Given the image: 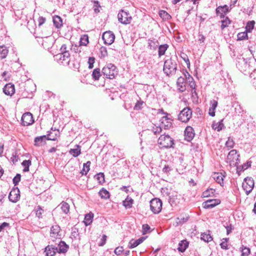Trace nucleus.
Segmentation results:
<instances>
[{
    "mask_svg": "<svg viewBox=\"0 0 256 256\" xmlns=\"http://www.w3.org/2000/svg\"><path fill=\"white\" fill-rule=\"evenodd\" d=\"M177 64L172 58L165 60L164 66V72L167 75L172 74L176 72Z\"/></svg>",
    "mask_w": 256,
    "mask_h": 256,
    "instance_id": "obj_1",
    "label": "nucleus"
},
{
    "mask_svg": "<svg viewBox=\"0 0 256 256\" xmlns=\"http://www.w3.org/2000/svg\"><path fill=\"white\" fill-rule=\"evenodd\" d=\"M102 73L106 78L112 79L117 73L116 67L113 64H108L103 68Z\"/></svg>",
    "mask_w": 256,
    "mask_h": 256,
    "instance_id": "obj_2",
    "label": "nucleus"
},
{
    "mask_svg": "<svg viewBox=\"0 0 256 256\" xmlns=\"http://www.w3.org/2000/svg\"><path fill=\"white\" fill-rule=\"evenodd\" d=\"M251 58H239L237 64V67L239 70L242 72H246L248 70H252V68L250 65L252 62Z\"/></svg>",
    "mask_w": 256,
    "mask_h": 256,
    "instance_id": "obj_3",
    "label": "nucleus"
},
{
    "mask_svg": "<svg viewBox=\"0 0 256 256\" xmlns=\"http://www.w3.org/2000/svg\"><path fill=\"white\" fill-rule=\"evenodd\" d=\"M158 144L164 148H171L174 144V140L168 135L162 134L158 139Z\"/></svg>",
    "mask_w": 256,
    "mask_h": 256,
    "instance_id": "obj_4",
    "label": "nucleus"
},
{
    "mask_svg": "<svg viewBox=\"0 0 256 256\" xmlns=\"http://www.w3.org/2000/svg\"><path fill=\"white\" fill-rule=\"evenodd\" d=\"M192 110L188 107H186L180 111L178 116V119L182 122H187L192 118Z\"/></svg>",
    "mask_w": 256,
    "mask_h": 256,
    "instance_id": "obj_5",
    "label": "nucleus"
},
{
    "mask_svg": "<svg viewBox=\"0 0 256 256\" xmlns=\"http://www.w3.org/2000/svg\"><path fill=\"white\" fill-rule=\"evenodd\" d=\"M239 154H237V151L236 150H231L226 158V162L230 166H236L238 164Z\"/></svg>",
    "mask_w": 256,
    "mask_h": 256,
    "instance_id": "obj_6",
    "label": "nucleus"
},
{
    "mask_svg": "<svg viewBox=\"0 0 256 256\" xmlns=\"http://www.w3.org/2000/svg\"><path fill=\"white\" fill-rule=\"evenodd\" d=\"M150 207L154 214H158L162 208V202L158 198H154L150 201Z\"/></svg>",
    "mask_w": 256,
    "mask_h": 256,
    "instance_id": "obj_7",
    "label": "nucleus"
},
{
    "mask_svg": "<svg viewBox=\"0 0 256 256\" xmlns=\"http://www.w3.org/2000/svg\"><path fill=\"white\" fill-rule=\"evenodd\" d=\"M56 139V136H51L50 134L38 136L34 138V145L37 146H42L46 144V140H54Z\"/></svg>",
    "mask_w": 256,
    "mask_h": 256,
    "instance_id": "obj_8",
    "label": "nucleus"
},
{
    "mask_svg": "<svg viewBox=\"0 0 256 256\" xmlns=\"http://www.w3.org/2000/svg\"><path fill=\"white\" fill-rule=\"evenodd\" d=\"M118 21L122 24H130L132 20V17L128 12L124 10H121L118 14Z\"/></svg>",
    "mask_w": 256,
    "mask_h": 256,
    "instance_id": "obj_9",
    "label": "nucleus"
},
{
    "mask_svg": "<svg viewBox=\"0 0 256 256\" xmlns=\"http://www.w3.org/2000/svg\"><path fill=\"white\" fill-rule=\"evenodd\" d=\"M242 188L248 195L252 190L254 186V181L250 178H246L242 182Z\"/></svg>",
    "mask_w": 256,
    "mask_h": 256,
    "instance_id": "obj_10",
    "label": "nucleus"
},
{
    "mask_svg": "<svg viewBox=\"0 0 256 256\" xmlns=\"http://www.w3.org/2000/svg\"><path fill=\"white\" fill-rule=\"evenodd\" d=\"M70 56L69 52L60 53L54 56V58L56 60L60 62L63 65H70Z\"/></svg>",
    "mask_w": 256,
    "mask_h": 256,
    "instance_id": "obj_11",
    "label": "nucleus"
},
{
    "mask_svg": "<svg viewBox=\"0 0 256 256\" xmlns=\"http://www.w3.org/2000/svg\"><path fill=\"white\" fill-rule=\"evenodd\" d=\"M102 38L106 44L110 45L114 42L115 39V36L112 32L108 31L103 34Z\"/></svg>",
    "mask_w": 256,
    "mask_h": 256,
    "instance_id": "obj_12",
    "label": "nucleus"
},
{
    "mask_svg": "<svg viewBox=\"0 0 256 256\" xmlns=\"http://www.w3.org/2000/svg\"><path fill=\"white\" fill-rule=\"evenodd\" d=\"M21 120L22 124L24 126H30L34 122L32 115L30 112H26L23 114Z\"/></svg>",
    "mask_w": 256,
    "mask_h": 256,
    "instance_id": "obj_13",
    "label": "nucleus"
},
{
    "mask_svg": "<svg viewBox=\"0 0 256 256\" xmlns=\"http://www.w3.org/2000/svg\"><path fill=\"white\" fill-rule=\"evenodd\" d=\"M20 198V192L18 188L12 189L8 196V198L10 201L13 202H16Z\"/></svg>",
    "mask_w": 256,
    "mask_h": 256,
    "instance_id": "obj_14",
    "label": "nucleus"
},
{
    "mask_svg": "<svg viewBox=\"0 0 256 256\" xmlns=\"http://www.w3.org/2000/svg\"><path fill=\"white\" fill-rule=\"evenodd\" d=\"M60 230V227L58 225L52 226L50 236L52 241L54 242L56 238H60V235L59 234Z\"/></svg>",
    "mask_w": 256,
    "mask_h": 256,
    "instance_id": "obj_15",
    "label": "nucleus"
},
{
    "mask_svg": "<svg viewBox=\"0 0 256 256\" xmlns=\"http://www.w3.org/2000/svg\"><path fill=\"white\" fill-rule=\"evenodd\" d=\"M230 8L227 5L225 4L223 6H218L216 10V12L217 15H220L221 18H224V15L230 12Z\"/></svg>",
    "mask_w": 256,
    "mask_h": 256,
    "instance_id": "obj_16",
    "label": "nucleus"
},
{
    "mask_svg": "<svg viewBox=\"0 0 256 256\" xmlns=\"http://www.w3.org/2000/svg\"><path fill=\"white\" fill-rule=\"evenodd\" d=\"M44 252L46 256H54L58 252V247L52 244L48 245L45 248Z\"/></svg>",
    "mask_w": 256,
    "mask_h": 256,
    "instance_id": "obj_17",
    "label": "nucleus"
},
{
    "mask_svg": "<svg viewBox=\"0 0 256 256\" xmlns=\"http://www.w3.org/2000/svg\"><path fill=\"white\" fill-rule=\"evenodd\" d=\"M218 199L209 200L203 203V207L205 208H212L220 203Z\"/></svg>",
    "mask_w": 256,
    "mask_h": 256,
    "instance_id": "obj_18",
    "label": "nucleus"
},
{
    "mask_svg": "<svg viewBox=\"0 0 256 256\" xmlns=\"http://www.w3.org/2000/svg\"><path fill=\"white\" fill-rule=\"evenodd\" d=\"M185 139L190 142L194 136V130L192 127L187 126L184 130Z\"/></svg>",
    "mask_w": 256,
    "mask_h": 256,
    "instance_id": "obj_19",
    "label": "nucleus"
},
{
    "mask_svg": "<svg viewBox=\"0 0 256 256\" xmlns=\"http://www.w3.org/2000/svg\"><path fill=\"white\" fill-rule=\"evenodd\" d=\"M3 92L8 96H12L15 92L14 85L10 83L6 84L3 88Z\"/></svg>",
    "mask_w": 256,
    "mask_h": 256,
    "instance_id": "obj_20",
    "label": "nucleus"
},
{
    "mask_svg": "<svg viewBox=\"0 0 256 256\" xmlns=\"http://www.w3.org/2000/svg\"><path fill=\"white\" fill-rule=\"evenodd\" d=\"M185 81V78L184 77L180 76L178 78L176 84L180 92H183L186 90Z\"/></svg>",
    "mask_w": 256,
    "mask_h": 256,
    "instance_id": "obj_21",
    "label": "nucleus"
},
{
    "mask_svg": "<svg viewBox=\"0 0 256 256\" xmlns=\"http://www.w3.org/2000/svg\"><path fill=\"white\" fill-rule=\"evenodd\" d=\"M69 246L66 243L62 240H60L58 244V252L59 254H65L68 250Z\"/></svg>",
    "mask_w": 256,
    "mask_h": 256,
    "instance_id": "obj_22",
    "label": "nucleus"
},
{
    "mask_svg": "<svg viewBox=\"0 0 256 256\" xmlns=\"http://www.w3.org/2000/svg\"><path fill=\"white\" fill-rule=\"evenodd\" d=\"M144 240L145 238L144 237H141L136 240H132L129 242V248H133L137 246L138 245L142 243Z\"/></svg>",
    "mask_w": 256,
    "mask_h": 256,
    "instance_id": "obj_23",
    "label": "nucleus"
},
{
    "mask_svg": "<svg viewBox=\"0 0 256 256\" xmlns=\"http://www.w3.org/2000/svg\"><path fill=\"white\" fill-rule=\"evenodd\" d=\"M188 242L186 240H182L178 244V250L180 252H184L188 246Z\"/></svg>",
    "mask_w": 256,
    "mask_h": 256,
    "instance_id": "obj_24",
    "label": "nucleus"
},
{
    "mask_svg": "<svg viewBox=\"0 0 256 256\" xmlns=\"http://www.w3.org/2000/svg\"><path fill=\"white\" fill-rule=\"evenodd\" d=\"M53 22L55 26L59 28L62 26V18L58 16H54L53 17Z\"/></svg>",
    "mask_w": 256,
    "mask_h": 256,
    "instance_id": "obj_25",
    "label": "nucleus"
},
{
    "mask_svg": "<svg viewBox=\"0 0 256 256\" xmlns=\"http://www.w3.org/2000/svg\"><path fill=\"white\" fill-rule=\"evenodd\" d=\"M212 178L218 183L220 184V186H222L224 182V176L222 173L216 172L213 174Z\"/></svg>",
    "mask_w": 256,
    "mask_h": 256,
    "instance_id": "obj_26",
    "label": "nucleus"
},
{
    "mask_svg": "<svg viewBox=\"0 0 256 256\" xmlns=\"http://www.w3.org/2000/svg\"><path fill=\"white\" fill-rule=\"evenodd\" d=\"M76 148H71L69 151V153L75 158L81 154L80 146L78 145H76Z\"/></svg>",
    "mask_w": 256,
    "mask_h": 256,
    "instance_id": "obj_27",
    "label": "nucleus"
},
{
    "mask_svg": "<svg viewBox=\"0 0 256 256\" xmlns=\"http://www.w3.org/2000/svg\"><path fill=\"white\" fill-rule=\"evenodd\" d=\"M224 127V124L222 123V120L218 122H214L212 124V128L214 130H216L218 132L221 130Z\"/></svg>",
    "mask_w": 256,
    "mask_h": 256,
    "instance_id": "obj_28",
    "label": "nucleus"
},
{
    "mask_svg": "<svg viewBox=\"0 0 256 256\" xmlns=\"http://www.w3.org/2000/svg\"><path fill=\"white\" fill-rule=\"evenodd\" d=\"M210 232L208 231L202 234L201 239L206 242H211L212 240V238Z\"/></svg>",
    "mask_w": 256,
    "mask_h": 256,
    "instance_id": "obj_29",
    "label": "nucleus"
},
{
    "mask_svg": "<svg viewBox=\"0 0 256 256\" xmlns=\"http://www.w3.org/2000/svg\"><path fill=\"white\" fill-rule=\"evenodd\" d=\"M94 214L92 212H90L86 214L84 220L85 224L86 226L90 224L92 222Z\"/></svg>",
    "mask_w": 256,
    "mask_h": 256,
    "instance_id": "obj_30",
    "label": "nucleus"
},
{
    "mask_svg": "<svg viewBox=\"0 0 256 256\" xmlns=\"http://www.w3.org/2000/svg\"><path fill=\"white\" fill-rule=\"evenodd\" d=\"M134 202V200L130 198L127 197L123 201V205L126 208H130L132 207Z\"/></svg>",
    "mask_w": 256,
    "mask_h": 256,
    "instance_id": "obj_31",
    "label": "nucleus"
},
{
    "mask_svg": "<svg viewBox=\"0 0 256 256\" xmlns=\"http://www.w3.org/2000/svg\"><path fill=\"white\" fill-rule=\"evenodd\" d=\"M168 48V46L167 44H164L160 45L158 46V56L160 57L162 56L164 54Z\"/></svg>",
    "mask_w": 256,
    "mask_h": 256,
    "instance_id": "obj_32",
    "label": "nucleus"
},
{
    "mask_svg": "<svg viewBox=\"0 0 256 256\" xmlns=\"http://www.w3.org/2000/svg\"><path fill=\"white\" fill-rule=\"evenodd\" d=\"M99 195L102 198L107 199L110 197V193L104 188H102L99 192Z\"/></svg>",
    "mask_w": 256,
    "mask_h": 256,
    "instance_id": "obj_33",
    "label": "nucleus"
},
{
    "mask_svg": "<svg viewBox=\"0 0 256 256\" xmlns=\"http://www.w3.org/2000/svg\"><path fill=\"white\" fill-rule=\"evenodd\" d=\"M8 50L5 46H0V57L1 58L3 59L6 58L8 54Z\"/></svg>",
    "mask_w": 256,
    "mask_h": 256,
    "instance_id": "obj_34",
    "label": "nucleus"
},
{
    "mask_svg": "<svg viewBox=\"0 0 256 256\" xmlns=\"http://www.w3.org/2000/svg\"><path fill=\"white\" fill-rule=\"evenodd\" d=\"M88 36L87 34H84L80 38V46H86L88 44Z\"/></svg>",
    "mask_w": 256,
    "mask_h": 256,
    "instance_id": "obj_35",
    "label": "nucleus"
},
{
    "mask_svg": "<svg viewBox=\"0 0 256 256\" xmlns=\"http://www.w3.org/2000/svg\"><path fill=\"white\" fill-rule=\"evenodd\" d=\"M60 206L61 209L64 213L68 214L69 212L70 206L67 202H62L60 204Z\"/></svg>",
    "mask_w": 256,
    "mask_h": 256,
    "instance_id": "obj_36",
    "label": "nucleus"
},
{
    "mask_svg": "<svg viewBox=\"0 0 256 256\" xmlns=\"http://www.w3.org/2000/svg\"><path fill=\"white\" fill-rule=\"evenodd\" d=\"M221 22V29L224 30V28L228 27L229 26V24L231 23V20L228 17L224 16V19L222 20Z\"/></svg>",
    "mask_w": 256,
    "mask_h": 256,
    "instance_id": "obj_37",
    "label": "nucleus"
},
{
    "mask_svg": "<svg viewBox=\"0 0 256 256\" xmlns=\"http://www.w3.org/2000/svg\"><path fill=\"white\" fill-rule=\"evenodd\" d=\"M161 122L162 124H164V126L166 127V128L171 126L172 123L170 121V119L168 118L167 116H163L161 120Z\"/></svg>",
    "mask_w": 256,
    "mask_h": 256,
    "instance_id": "obj_38",
    "label": "nucleus"
},
{
    "mask_svg": "<svg viewBox=\"0 0 256 256\" xmlns=\"http://www.w3.org/2000/svg\"><path fill=\"white\" fill-rule=\"evenodd\" d=\"M235 143L234 139L232 137H228V140L226 142V146L228 149L232 148H234Z\"/></svg>",
    "mask_w": 256,
    "mask_h": 256,
    "instance_id": "obj_39",
    "label": "nucleus"
},
{
    "mask_svg": "<svg viewBox=\"0 0 256 256\" xmlns=\"http://www.w3.org/2000/svg\"><path fill=\"white\" fill-rule=\"evenodd\" d=\"M22 164L24 167V172H28L29 171V166L31 165V161L30 160H24L22 162Z\"/></svg>",
    "mask_w": 256,
    "mask_h": 256,
    "instance_id": "obj_40",
    "label": "nucleus"
},
{
    "mask_svg": "<svg viewBox=\"0 0 256 256\" xmlns=\"http://www.w3.org/2000/svg\"><path fill=\"white\" fill-rule=\"evenodd\" d=\"M100 76V68H96L93 70L92 76L94 80H98Z\"/></svg>",
    "mask_w": 256,
    "mask_h": 256,
    "instance_id": "obj_41",
    "label": "nucleus"
},
{
    "mask_svg": "<svg viewBox=\"0 0 256 256\" xmlns=\"http://www.w3.org/2000/svg\"><path fill=\"white\" fill-rule=\"evenodd\" d=\"M159 15L162 19L169 20L171 18V16L165 10L160 11Z\"/></svg>",
    "mask_w": 256,
    "mask_h": 256,
    "instance_id": "obj_42",
    "label": "nucleus"
},
{
    "mask_svg": "<svg viewBox=\"0 0 256 256\" xmlns=\"http://www.w3.org/2000/svg\"><path fill=\"white\" fill-rule=\"evenodd\" d=\"M215 192V190L213 188H210L208 190H207L205 192H203V196L204 197H208L214 194Z\"/></svg>",
    "mask_w": 256,
    "mask_h": 256,
    "instance_id": "obj_43",
    "label": "nucleus"
},
{
    "mask_svg": "<svg viewBox=\"0 0 256 256\" xmlns=\"http://www.w3.org/2000/svg\"><path fill=\"white\" fill-rule=\"evenodd\" d=\"M254 21H250L248 22L246 26V31L247 32H250L254 28Z\"/></svg>",
    "mask_w": 256,
    "mask_h": 256,
    "instance_id": "obj_44",
    "label": "nucleus"
},
{
    "mask_svg": "<svg viewBox=\"0 0 256 256\" xmlns=\"http://www.w3.org/2000/svg\"><path fill=\"white\" fill-rule=\"evenodd\" d=\"M95 178L98 180L99 183L102 184L104 182V176L103 173H99L95 176Z\"/></svg>",
    "mask_w": 256,
    "mask_h": 256,
    "instance_id": "obj_45",
    "label": "nucleus"
},
{
    "mask_svg": "<svg viewBox=\"0 0 256 256\" xmlns=\"http://www.w3.org/2000/svg\"><path fill=\"white\" fill-rule=\"evenodd\" d=\"M248 39V34L246 32H240L238 34V40H244Z\"/></svg>",
    "mask_w": 256,
    "mask_h": 256,
    "instance_id": "obj_46",
    "label": "nucleus"
},
{
    "mask_svg": "<svg viewBox=\"0 0 256 256\" xmlns=\"http://www.w3.org/2000/svg\"><path fill=\"white\" fill-rule=\"evenodd\" d=\"M21 175L19 174H16V175L14 177L12 180V182L14 186H16L18 184V182L20 180Z\"/></svg>",
    "mask_w": 256,
    "mask_h": 256,
    "instance_id": "obj_47",
    "label": "nucleus"
},
{
    "mask_svg": "<svg viewBox=\"0 0 256 256\" xmlns=\"http://www.w3.org/2000/svg\"><path fill=\"white\" fill-rule=\"evenodd\" d=\"M142 228V232L143 234H145L150 232V226L148 224H143Z\"/></svg>",
    "mask_w": 256,
    "mask_h": 256,
    "instance_id": "obj_48",
    "label": "nucleus"
},
{
    "mask_svg": "<svg viewBox=\"0 0 256 256\" xmlns=\"http://www.w3.org/2000/svg\"><path fill=\"white\" fill-rule=\"evenodd\" d=\"M144 104V102L142 100H138L134 106V110H140L142 108V105Z\"/></svg>",
    "mask_w": 256,
    "mask_h": 256,
    "instance_id": "obj_49",
    "label": "nucleus"
},
{
    "mask_svg": "<svg viewBox=\"0 0 256 256\" xmlns=\"http://www.w3.org/2000/svg\"><path fill=\"white\" fill-rule=\"evenodd\" d=\"M250 248L244 247L242 250V256H248L250 254Z\"/></svg>",
    "mask_w": 256,
    "mask_h": 256,
    "instance_id": "obj_50",
    "label": "nucleus"
},
{
    "mask_svg": "<svg viewBox=\"0 0 256 256\" xmlns=\"http://www.w3.org/2000/svg\"><path fill=\"white\" fill-rule=\"evenodd\" d=\"M95 62V58L94 57H90L88 60V68L91 69L94 67V64Z\"/></svg>",
    "mask_w": 256,
    "mask_h": 256,
    "instance_id": "obj_51",
    "label": "nucleus"
},
{
    "mask_svg": "<svg viewBox=\"0 0 256 256\" xmlns=\"http://www.w3.org/2000/svg\"><path fill=\"white\" fill-rule=\"evenodd\" d=\"M156 42H154L152 40H148V46L150 47V49H156V47L158 46L156 44Z\"/></svg>",
    "mask_w": 256,
    "mask_h": 256,
    "instance_id": "obj_52",
    "label": "nucleus"
},
{
    "mask_svg": "<svg viewBox=\"0 0 256 256\" xmlns=\"http://www.w3.org/2000/svg\"><path fill=\"white\" fill-rule=\"evenodd\" d=\"M162 129L160 126L153 127L152 129V132L154 134H157L162 132Z\"/></svg>",
    "mask_w": 256,
    "mask_h": 256,
    "instance_id": "obj_53",
    "label": "nucleus"
},
{
    "mask_svg": "<svg viewBox=\"0 0 256 256\" xmlns=\"http://www.w3.org/2000/svg\"><path fill=\"white\" fill-rule=\"evenodd\" d=\"M123 251L124 248L122 246H118L115 249L114 252L117 256H120Z\"/></svg>",
    "mask_w": 256,
    "mask_h": 256,
    "instance_id": "obj_54",
    "label": "nucleus"
},
{
    "mask_svg": "<svg viewBox=\"0 0 256 256\" xmlns=\"http://www.w3.org/2000/svg\"><path fill=\"white\" fill-rule=\"evenodd\" d=\"M90 170V168L84 164L83 168L81 171V174L82 175H86Z\"/></svg>",
    "mask_w": 256,
    "mask_h": 256,
    "instance_id": "obj_55",
    "label": "nucleus"
},
{
    "mask_svg": "<svg viewBox=\"0 0 256 256\" xmlns=\"http://www.w3.org/2000/svg\"><path fill=\"white\" fill-rule=\"evenodd\" d=\"M106 236L104 234L102 236V238L100 240V243L98 244L99 246H103L105 244L106 240Z\"/></svg>",
    "mask_w": 256,
    "mask_h": 256,
    "instance_id": "obj_56",
    "label": "nucleus"
},
{
    "mask_svg": "<svg viewBox=\"0 0 256 256\" xmlns=\"http://www.w3.org/2000/svg\"><path fill=\"white\" fill-rule=\"evenodd\" d=\"M178 219L179 220L178 222L182 224L184 222H186L188 220V217L186 216V218H184L182 216H180V217L178 218Z\"/></svg>",
    "mask_w": 256,
    "mask_h": 256,
    "instance_id": "obj_57",
    "label": "nucleus"
},
{
    "mask_svg": "<svg viewBox=\"0 0 256 256\" xmlns=\"http://www.w3.org/2000/svg\"><path fill=\"white\" fill-rule=\"evenodd\" d=\"M226 230V234L228 235L231 232L234 228L231 224L229 225L224 226Z\"/></svg>",
    "mask_w": 256,
    "mask_h": 256,
    "instance_id": "obj_58",
    "label": "nucleus"
},
{
    "mask_svg": "<svg viewBox=\"0 0 256 256\" xmlns=\"http://www.w3.org/2000/svg\"><path fill=\"white\" fill-rule=\"evenodd\" d=\"M60 54H64L66 52H69L67 50V47L66 44H63L60 48Z\"/></svg>",
    "mask_w": 256,
    "mask_h": 256,
    "instance_id": "obj_59",
    "label": "nucleus"
},
{
    "mask_svg": "<svg viewBox=\"0 0 256 256\" xmlns=\"http://www.w3.org/2000/svg\"><path fill=\"white\" fill-rule=\"evenodd\" d=\"M218 105V102L217 101L215 100H213L212 101H211V106L210 108V109H211L212 110H215L216 108Z\"/></svg>",
    "mask_w": 256,
    "mask_h": 256,
    "instance_id": "obj_60",
    "label": "nucleus"
},
{
    "mask_svg": "<svg viewBox=\"0 0 256 256\" xmlns=\"http://www.w3.org/2000/svg\"><path fill=\"white\" fill-rule=\"evenodd\" d=\"M220 248L223 250H228V244L226 242H224L222 240V242L220 244Z\"/></svg>",
    "mask_w": 256,
    "mask_h": 256,
    "instance_id": "obj_61",
    "label": "nucleus"
},
{
    "mask_svg": "<svg viewBox=\"0 0 256 256\" xmlns=\"http://www.w3.org/2000/svg\"><path fill=\"white\" fill-rule=\"evenodd\" d=\"M181 58L184 60V62L188 64H190V60H188V56L184 53H182L181 54Z\"/></svg>",
    "mask_w": 256,
    "mask_h": 256,
    "instance_id": "obj_62",
    "label": "nucleus"
},
{
    "mask_svg": "<svg viewBox=\"0 0 256 256\" xmlns=\"http://www.w3.org/2000/svg\"><path fill=\"white\" fill-rule=\"evenodd\" d=\"M252 162L251 161H248L246 163L244 164L242 166V169L243 170H246L248 168L250 167L251 166Z\"/></svg>",
    "mask_w": 256,
    "mask_h": 256,
    "instance_id": "obj_63",
    "label": "nucleus"
},
{
    "mask_svg": "<svg viewBox=\"0 0 256 256\" xmlns=\"http://www.w3.org/2000/svg\"><path fill=\"white\" fill-rule=\"evenodd\" d=\"M46 18L42 16H40L38 18V26H40L45 22Z\"/></svg>",
    "mask_w": 256,
    "mask_h": 256,
    "instance_id": "obj_64",
    "label": "nucleus"
}]
</instances>
